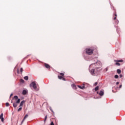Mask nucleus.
<instances>
[{"label":"nucleus","instance_id":"obj_27","mask_svg":"<svg viewBox=\"0 0 125 125\" xmlns=\"http://www.w3.org/2000/svg\"><path fill=\"white\" fill-rule=\"evenodd\" d=\"M62 81H66V79H65L64 78L62 77Z\"/></svg>","mask_w":125,"mask_h":125},{"label":"nucleus","instance_id":"obj_2","mask_svg":"<svg viewBox=\"0 0 125 125\" xmlns=\"http://www.w3.org/2000/svg\"><path fill=\"white\" fill-rule=\"evenodd\" d=\"M93 49L90 48L86 49V54H88V55H91L93 53Z\"/></svg>","mask_w":125,"mask_h":125},{"label":"nucleus","instance_id":"obj_5","mask_svg":"<svg viewBox=\"0 0 125 125\" xmlns=\"http://www.w3.org/2000/svg\"><path fill=\"white\" fill-rule=\"evenodd\" d=\"M97 64H99V65L98 67H96L97 70H98V69H99V68H101V67L102 66V63H100V62H96Z\"/></svg>","mask_w":125,"mask_h":125},{"label":"nucleus","instance_id":"obj_28","mask_svg":"<svg viewBox=\"0 0 125 125\" xmlns=\"http://www.w3.org/2000/svg\"><path fill=\"white\" fill-rule=\"evenodd\" d=\"M119 77H120V78H123V75L120 74V75H119Z\"/></svg>","mask_w":125,"mask_h":125},{"label":"nucleus","instance_id":"obj_1","mask_svg":"<svg viewBox=\"0 0 125 125\" xmlns=\"http://www.w3.org/2000/svg\"><path fill=\"white\" fill-rule=\"evenodd\" d=\"M14 98L15 101H16V102L13 103V106L14 108H16V107H17V106H18V104H19V103H20V99H18V96H15L14 97Z\"/></svg>","mask_w":125,"mask_h":125},{"label":"nucleus","instance_id":"obj_15","mask_svg":"<svg viewBox=\"0 0 125 125\" xmlns=\"http://www.w3.org/2000/svg\"><path fill=\"white\" fill-rule=\"evenodd\" d=\"M72 87H73V89H77V87L76 86V85L72 84Z\"/></svg>","mask_w":125,"mask_h":125},{"label":"nucleus","instance_id":"obj_9","mask_svg":"<svg viewBox=\"0 0 125 125\" xmlns=\"http://www.w3.org/2000/svg\"><path fill=\"white\" fill-rule=\"evenodd\" d=\"M24 103H25L24 101H22L21 102V104H20V107H23V105H24Z\"/></svg>","mask_w":125,"mask_h":125},{"label":"nucleus","instance_id":"obj_16","mask_svg":"<svg viewBox=\"0 0 125 125\" xmlns=\"http://www.w3.org/2000/svg\"><path fill=\"white\" fill-rule=\"evenodd\" d=\"M115 62H124V61L123 60H119L115 61Z\"/></svg>","mask_w":125,"mask_h":125},{"label":"nucleus","instance_id":"obj_17","mask_svg":"<svg viewBox=\"0 0 125 125\" xmlns=\"http://www.w3.org/2000/svg\"><path fill=\"white\" fill-rule=\"evenodd\" d=\"M24 79L25 80V81H28V80H29V77L28 76H25L24 77Z\"/></svg>","mask_w":125,"mask_h":125},{"label":"nucleus","instance_id":"obj_33","mask_svg":"<svg viewBox=\"0 0 125 125\" xmlns=\"http://www.w3.org/2000/svg\"><path fill=\"white\" fill-rule=\"evenodd\" d=\"M83 88H85V87H84V86H82V89H83Z\"/></svg>","mask_w":125,"mask_h":125},{"label":"nucleus","instance_id":"obj_23","mask_svg":"<svg viewBox=\"0 0 125 125\" xmlns=\"http://www.w3.org/2000/svg\"><path fill=\"white\" fill-rule=\"evenodd\" d=\"M20 72L22 74V73H23V68H21V70H20Z\"/></svg>","mask_w":125,"mask_h":125},{"label":"nucleus","instance_id":"obj_37","mask_svg":"<svg viewBox=\"0 0 125 125\" xmlns=\"http://www.w3.org/2000/svg\"><path fill=\"white\" fill-rule=\"evenodd\" d=\"M11 103H13V101H12V100H11Z\"/></svg>","mask_w":125,"mask_h":125},{"label":"nucleus","instance_id":"obj_26","mask_svg":"<svg viewBox=\"0 0 125 125\" xmlns=\"http://www.w3.org/2000/svg\"><path fill=\"white\" fill-rule=\"evenodd\" d=\"M98 83L97 82H96L95 83V84H94V85L95 86H96V85H97V84H98Z\"/></svg>","mask_w":125,"mask_h":125},{"label":"nucleus","instance_id":"obj_12","mask_svg":"<svg viewBox=\"0 0 125 125\" xmlns=\"http://www.w3.org/2000/svg\"><path fill=\"white\" fill-rule=\"evenodd\" d=\"M22 94L23 95H26V94H27V91H26V90H23L22 91Z\"/></svg>","mask_w":125,"mask_h":125},{"label":"nucleus","instance_id":"obj_40","mask_svg":"<svg viewBox=\"0 0 125 125\" xmlns=\"http://www.w3.org/2000/svg\"><path fill=\"white\" fill-rule=\"evenodd\" d=\"M93 64H91V65H90V67H91V66H92Z\"/></svg>","mask_w":125,"mask_h":125},{"label":"nucleus","instance_id":"obj_4","mask_svg":"<svg viewBox=\"0 0 125 125\" xmlns=\"http://www.w3.org/2000/svg\"><path fill=\"white\" fill-rule=\"evenodd\" d=\"M63 77H64V73H60V75H58V78L59 80H62Z\"/></svg>","mask_w":125,"mask_h":125},{"label":"nucleus","instance_id":"obj_36","mask_svg":"<svg viewBox=\"0 0 125 125\" xmlns=\"http://www.w3.org/2000/svg\"><path fill=\"white\" fill-rule=\"evenodd\" d=\"M116 84H119V82H117Z\"/></svg>","mask_w":125,"mask_h":125},{"label":"nucleus","instance_id":"obj_21","mask_svg":"<svg viewBox=\"0 0 125 125\" xmlns=\"http://www.w3.org/2000/svg\"><path fill=\"white\" fill-rule=\"evenodd\" d=\"M114 78L115 79H118L119 78V75H115Z\"/></svg>","mask_w":125,"mask_h":125},{"label":"nucleus","instance_id":"obj_38","mask_svg":"<svg viewBox=\"0 0 125 125\" xmlns=\"http://www.w3.org/2000/svg\"><path fill=\"white\" fill-rule=\"evenodd\" d=\"M116 23H119V21H117Z\"/></svg>","mask_w":125,"mask_h":125},{"label":"nucleus","instance_id":"obj_14","mask_svg":"<svg viewBox=\"0 0 125 125\" xmlns=\"http://www.w3.org/2000/svg\"><path fill=\"white\" fill-rule=\"evenodd\" d=\"M117 14H116V13H115L114 14V17L113 18V20H116L117 19Z\"/></svg>","mask_w":125,"mask_h":125},{"label":"nucleus","instance_id":"obj_22","mask_svg":"<svg viewBox=\"0 0 125 125\" xmlns=\"http://www.w3.org/2000/svg\"><path fill=\"white\" fill-rule=\"evenodd\" d=\"M47 119V115H46L45 117L44 122H46Z\"/></svg>","mask_w":125,"mask_h":125},{"label":"nucleus","instance_id":"obj_10","mask_svg":"<svg viewBox=\"0 0 125 125\" xmlns=\"http://www.w3.org/2000/svg\"><path fill=\"white\" fill-rule=\"evenodd\" d=\"M99 94L100 96H103V95H104V92H103V91H100Z\"/></svg>","mask_w":125,"mask_h":125},{"label":"nucleus","instance_id":"obj_19","mask_svg":"<svg viewBox=\"0 0 125 125\" xmlns=\"http://www.w3.org/2000/svg\"><path fill=\"white\" fill-rule=\"evenodd\" d=\"M20 111H22V107H20V108L18 109V112H20Z\"/></svg>","mask_w":125,"mask_h":125},{"label":"nucleus","instance_id":"obj_13","mask_svg":"<svg viewBox=\"0 0 125 125\" xmlns=\"http://www.w3.org/2000/svg\"><path fill=\"white\" fill-rule=\"evenodd\" d=\"M117 74H121L122 73V70H121V69H117Z\"/></svg>","mask_w":125,"mask_h":125},{"label":"nucleus","instance_id":"obj_18","mask_svg":"<svg viewBox=\"0 0 125 125\" xmlns=\"http://www.w3.org/2000/svg\"><path fill=\"white\" fill-rule=\"evenodd\" d=\"M99 89V86H97L95 88V91H97Z\"/></svg>","mask_w":125,"mask_h":125},{"label":"nucleus","instance_id":"obj_29","mask_svg":"<svg viewBox=\"0 0 125 125\" xmlns=\"http://www.w3.org/2000/svg\"><path fill=\"white\" fill-rule=\"evenodd\" d=\"M78 87L79 88H81V89H82V86H80V85H78Z\"/></svg>","mask_w":125,"mask_h":125},{"label":"nucleus","instance_id":"obj_6","mask_svg":"<svg viewBox=\"0 0 125 125\" xmlns=\"http://www.w3.org/2000/svg\"><path fill=\"white\" fill-rule=\"evenodd\" d=\"M0 120H1L2 123H3L4 119L3 118V113H1L0 115Z\"/></svg>","mask_w":125,"mask_h":125},{"label":"nucleus","instance_id":"obj_8","mask_svg":"<svg viewBox=\"0 0 125 125\" xmlns=\"http://www.w3.org/2000/svg\"><path fill=\"white\" fill-rule=\"evenodd\" d=\"M28 117H29V115H28V114L25 115V116H24V117L23 118V119L22 120V121L21 122V124L24 123V121H25V120H26V119H27V118Z\"/></svg>","mask_w":125,"mask_h":125},{"label":"nucleus","instance_id":"obj_3","mask_svg":"<svg viewBox=\"0 0 125 125\" xmlns=\"http://www.w3.org/2000/svg\"><path fill=\"white\" fill-rule=\"evenodd\" d=\"M30 85V87H33L34 89H37V85L35 82H32Z\"/></svg>","mask_w":125,"mask_h":125},{"label":"nucleus","instance_id":"obj_35","mask_svg":"<svg viewBox=\"0 0 125 125\" xmlns=\"http://www.w3.org/2000/svg\"><path fill=\"white\" fill-rule=\"evenodd\" d=\"M12 95H13V94H11L10 97H11V96H12Z\"/></svg>","mask_w":125,"mask_h":125},{"label":"nucleus","instance_id":"obj_34","mask_svg":"<svg viewBox=\"0 0 125 125\" xmlns=\"http://www.w3.org/2000/svg\"><path fill=\"white\" fill-rule=\"evenodd\" d=\"M119 88H122V85H120Z\"/></svg>","mask_w":125,"mask_h":125},{"label":"nucleus","instance_id":"obj_20","mask_svg":"<svg viewBox=\"0 0 125 125\" xmlns=\"http://www.w3.org/2000/svg\"><path fill=\"white\" fill-rule=\"evenodd\" d=\"M116 65H117V66H121V64L118 62H116Z\"/></svg>","mask_w":125,"mask_h":125},{"label":"nucleus","instance_id":"obj_30","mask_svg":"<svg viewBox=\"0 0 125 125\" xmlns=\"http://www.w3.org/2000/svg\"><path fill=\"white\" fill-rule=\"evenodd\" d=\"M50 125H54V123H53V122H52L51 123Z\"/></svg>","mask_w":125,"mask_h":125},{"label":"nucleus","instance_id":"obj_39","mask_svg":"<svg viewBox=\"0 0 125 125\" xmlns=\"http://www.w3.org/2000/svg\"><path fill=\"white\" fill-rule=\"evenodd\" d=\"M99 93L98 92H97V94H98Z\"/></svg>","mask_w":125,"mask_h":125},{"label":"nucleus","instance_id":"obj_11","mask_svg":"<svg viewBox=\"0 0 125 125\" xmlns=\"http://www.w3.org/2000/svg\"><path fill=\"white\" fill-rule=\"evenodd\" d=\"M94 71H95L94 69H92L90 71V72L91 75H94V74H95V73H94Z\"/></svg>","mask_w":125,"mask_h":125},{"label":"nucleus","instance_id":"obj_24","mask_svg":"<svg viewBox=\"0 0 125 125\" xmlns=\"http://www.w3.org/2000/svg\"><path fill=\"white\" fill-rule=\"evenodd\" d=\"M6 107H8V106H9V103H6Z\"/></svg>","mask_w":125,"mask_h":125},{"label":"nucleus","instance_id":"obj_25","mask_svg":"<svg viewBox=\"0 0 125 125\" xmlns=\"http://www.w3.org/2000/svg\"><path fill=\"white\" fill-rule=\"evenodd\" d=\"M20 82H21V83H24V80L21 79Z\"/></svg>","mask_w":125,"mask_h":125},{"label":"nucleus","instance_id":"obj_31","mask_svg":"<svg viewBox=\"0 0 125 125\" xmlns=\"http://www.w3.org/2000/svg\"><path fill=\"white\" fill-rule=\"evenodd\" d=\"M49 109L51 111V112H53V110H52V108H51V107H49Z\"/></svg>","mask_w":125,"mask_h":125},{"label":"nucleus","instance_id":"obj_32","mask_svg":"<svg viewBox=\"0 0 125 125\" xmlns=\"http://www.w3.org/2000/svg\"><path fill=\"white\" fill-rule=\"evenodd\" d=\"M17 73L18 74H20V72H19V70H17Z\"/></svg>","mask_w":125,"mask_h":125},{"label":"nucleus","instance_id":"obj_7","mask_svg":"<svg viewBox=\"0 0 125 125\" xmlns=\"http://www.w3.org/2000/svg\"><path fill=\"white\" fill-rule=\"evenodd\" d=\"M44 65L45 68H46L47 69H50V65H49V64L47 63H44Z\"/></svg>","mask_w":125,"mask_h":125}]
</instances>
